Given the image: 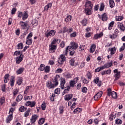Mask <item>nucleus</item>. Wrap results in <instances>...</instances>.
<instances>
[{"mask_svg": "<svg viewBox=\"0 0 125 125\" xmlns=\"http://www.w3.org/2000/svg\"><path fill=\"white\" fill-rule=\"evenodd\" d=\"M84 11L86 15H91L92 14V7H93V4L91 3L90 1L86 2L85 4Z\"/></svg>", "mask_w": 125, "mask_h": 125, "instance_id": "nucleus-1", "label": "nucleus"}, {"mask_svg": "<svg viewBox=\"0 0 125 125\" xmlns=\"http://www.w3.org/2000/svg\"><path fill=\"white\" fill-rule=\"evenodd\" d=\"M115 123L116 125H122L123 121L121 119H117L115 120Z\"/></svg>", "mask_w": 125, "mask_h": 125, "instance_id": "nucleus-44", "label": "nucleus"}, {"mask_svg": "<svg viewBox=\"0 0 125 125\" xmlns=\"http://www.w3.org/2000/svg\"><path fill=\"white\" fill-rule=\"evenodd\" d=\"M44 122H45V119L43 118H41L39 119L38 124L39 125H42L44 124Z\"/></svg>", "mask_w": 125, "mask_h": 125, "instance_id": "nucleus-31", "label": "nucleus"}, {"mask_svg": "<svg viewBox=\"0 0 125 125\" xmlns=\"http://www.w3.org/2000/svg\"><path fill=\"white\" fill-rule=\"evenodd\" d=\"M82 91L83 93H87V88L86 87H82L81 88Z\"/></svg>", "mask_w": 125, "mask_h": 125, "instance_id": "nucleus-50", "label": "nucleus"}, {"mask_svg": "<svg viewBox=\"0 0 125 125\" xmlns=\"http://www.w3.org/2000/svg\"><path fill=\"white\" fill-rule=\"evenodd\" d=\"M49 47H57V45H56V38H54L51 43L49 44Z\"/></svg>", "mask_w": 125, "mask_h": 125, "instance_id": "nucleus-17", "label": "nucleus"}, {"mask_svg": "<svg viewBox=\"0 0 125 125\" xmlns=\"http://www.w3.org/2000/svg\"><path fill=\"white\" fill-rule=\"evenodd\" d=\"M29 15H28V12L27 11H24L23 14H22V19L23 21H25V20H27L28 19Z\"/></svg>", "mask_w": 125, "mask_h": 125, "instance_id": "nucleus-21", "label": "nucleus"}, {"mask_svg": "<svg viewBox=\"0 0 125 125\" xmlns=\"http://www.w3.org/2000/svg\"><path fill=\"white\" fill-rule=\"evenodd\" d=\"M112 65H113V62L111 61L109 62L105 63L104 65H103V67L104 68V69L110 68V67L112 66Z\"/></svg>", "mask_w": 125, "mask_h": 125, "instance_id": "nucleus-14", "label": "nucleus"}, {"mask_svg": "<svg viewBox=\"0 0 125 125\" xmlns=\"http://www.w3.org/2000/svg\"><path fill=\"white\" fill-rule=\"evenodd\" d=\"M71 46H68L67 47H78V44L75 42H71L70 43Z\"/></svg>", "mask_w": 125, "mask_h": 125, "instance_id": "nucleus-34", "label": "nucleus"}, {"mask_svg": "<svg viewBox=\"0 0 125 125\" xmlns=\"http://www.w3.org/2000/svg\"><path fill=\"white\" fill-rule=\"evenodd\" d=\"M109 6L111 8L115 7V1L113 0H109Z\"/></svg>", "mask_w": 125, "mask_h": 125, "instance_id": "nucleus-33", "label": "nucleus"}, {"mask_svg": "<svg viewBox=\"0 0 125 125\" xmlns=\"http://www.w3.org/2000/svg\"><path fill=\"white\" fill-rule=\"evenodd\" d=\"M38 118H39V116L37 114H34L32 116V117L30 119L31 122L32 124H34V123H36V121L38 120Z\"/></svg>", "mask_w": 125, "mask_h": 125, "instance_id": "nucleus-13", "label": "nucleus"}, {"mask_svg": "<svg viewBox=\"0 0 125 125\" xmlns=\"http://www.w3.org/2000/svg\"><path fill=\"white\" fill-rule=\"evenodd\" d=\"M52 7V3H49L44 8V11H48L49 8H51Z\"/></svg>", "mask_w": 125, "mask_h": 125, "instance_id": "nucleus-23", "label": "nucleus"}, {"mask_svg": "<svg viewBox=\"0 0 125 125\" xmlns=\"http://www.w3.org/2000/svg\"><path fill=\"white\" fill-rule=\"evenodd\" d=\"M71 20H72V17L71 16V15H69L65 19L64 21L66 23H68V22H70Z\"/></svg>", "mask_w": 125, "mask_h": 125, "instance_id": "nucleus-37", "label": "nucleus"}, {"mask_svg": "<svg viewBox=\"0 0 125 125\" xmlns=\"http://www.w3.org/2000/svg\"><path fill=\"white\" fill-rule=\"evenodd\" d=\"M60 91H61L60 88H57L55 90V94H60Z\"/></svg>", "mask_w": 125, "mask_h": 125, "instance_id": "nucleus-60", "label": "nucleus"}, {"mask_svg": "<svg viewBox=\"0 0 125 125\" xmlns=\"http://www.w3.org/2000/svg\"><path fill=\"white\" fill-rule=\"evenodd\" d=\"M56 34V31L54 30H51L49 31H47L45 33V36L46 38H49V37H54Z\"/></svg>", "mask_w": 125, "mask_h": 125, "instance_id": "nucleus-5", "label": "nucleus"}, {"mask_svg": "<svg viewBox=\"0 0 125 125\" xmlns=\"http://www.w3.org/2000/svg\"><path fill=\"white\" fill-rule=\"evenodd\" d=\"M45 69V65L43 64H41L39 67L40 71H41V72L42 71H44Z\"/></svg>", "mask_w": 125, "mask_h": 125, "instance_id": "nucleus-43", "label": "nucleus"}, {"mask_svg": "<svg viewBox=\"0 0 125 125\" xmlns=\"http://www.w3.org/2000/svg\"><path fill=\"white\" fill-rule=\"evenodd\" d=\"M103 32H102L100 33H98L96 34H95L93 37V40H98V39H100V38H102L103 37Z\"/></svg>", "mask_w": 125, "mask_h": 125, "instance_id": "nucleus-12", "label": "nucleus"}, {"mask_svg": "<svg viewBox=\"0 0 125 125\" xmlns=\"http://www.w3.org/2000/svg\"><path fill=\"white\" fill-rule=\"evenodd\" d=\"M24 71V68H20L17 71V75H21V74H22Z\"/></svg>", "mask_w": 125, "mask_h": 125, "instance_id": "nucleus-40", "label": "nucleus"}, {"mask_svg": "<svg viewBox=\"0 0 125 125\" xmlns=\"http://www.w3.org/2000/svg\"><path fill=\"white\" fill-rule=\"evenodd\" d=\"M4 83H7L8 81H9V74H6L4 77Z\"/></svg>", "mask_w": 125, "mask_h": 125, "instance_id": "nucleus-29", "label": "nucleus"}, {"mask_svg": "<svg viewBox=\"0 0 125 125\" xmlns=\"http://www.w3.org/2000/svg\"><path fill=\"white\" fill-rule=\"evenodd\" d=\"M35 105H36V102H35V101L31 102L30 105H29L30 107H31V108H33V107H35Z\"/></svg>", "mask_w": 125, "mask_h": 125, "instance_id": "nucleus-64", "label": "nucleus"}, {"mask_svg": "<svg viewBox=\"0 0 125 125\" xmlns=\"http://www.w3.org/2000/svg\"><path fill=\"white\" fill-rule=\"evenodd\" d=\"M114 112H111L108 116V120L109 121H114Z\"/></svg>", "mask_w": 125, "mask_h": 125, "instance_id": "nucleus-39", "label": "nucleus"}, {"mask_svg": "<svg viewBox=\"0 0 125 125\" xmlns=\"http://www.w3.org/2000/svg\"><path fill=\"white\" fill-rule=\"evenodd\" d=\"M17 83L19 85H21L22 84V83H23V78L19 77L17 78Z\"/></svg>", "mask_w": 125, "mask_h": 125, "instance_id": "nucleus-22", "label": "nucleus"}, {"mask_svg": "<svg viewBox=\"0 0 125 125\" xmlns=\"http://www.w3.org/2000/svg\"><path fill=\"white\" fill-rule=\"evenodd\" d=\"M114 25H115V21H112L108 24V29L110 31V30L114 27Z\"/></svg>", "mask_w": 125, "mask_h": 125, "instance_id": "nucleus-30", "label": "nucleus"}, {"mask_svg": "<svg viewBox=\"0 0 125 125\" xmlns=\"http://www.w3.org/2000/svg\"><path fill=\"white\" fill-rule=\"evenodd\" d=\"M66 61V57L64 55H61L58 59V62L60 65H62Z\"/></svg>", "mask_w": 125, "mask_h": 125, "instance_id": "nucleus-6", "label": "nucleus"}, {"mask_svg": "<svg viewBox=\"0 0 125 125\" xmlns=\"http://www.w3.org/2000/svg\"><path fill=\"white\" fill-rule=\"evenodd\" d=\"M26 44H28V45H30V44H32V39H26Z\"/></svg>", "mask_w": 125, "mask_h": 125, "instance_id": "nucleus-56", "label": "nucleus"}, {"mask_svg": "<svg viewBox=\"0 0 125 125\" xmlns=\"http://www.w3.org/2000/svg\"><path fill=\"white\" fill-rule=\"evenodd\" d=\"M46 87L49 88V89H52V88H54L55 87V85H54V83H52L51 81H48L46 83Z\"/></svg>", "mask_w": 125, "mask_h": 125, "instance_id": "nucleus-9", "label": "nucleus"}, {"mask_svg": "<svg viewBox=\"0 0 125 125\" xmlns=\"http://www.w3.org/2000/svg\"><path fill=\"white\" fill-rule=\"evenodd\" d=\"M98 17L100 19V20H102V21H104V22L108 20V16H107V14L106 13H104L102 15V16L100 14H98Z\"/></svg>", "mask_w": 125, "mask_h": 125, "instance_id": "nucleus-7", "label": "nucleus"}, {"mask_svg": "<svg viewBox=\"0 0 125 125\" xmlns=\"http://www.w3.org/2000/svg\"><path fill=\"white\" fill-rule=\"evenodd\" d=\"M20 25L23 30H25V29L27 27V23L23 21H21L20 22Z\"/></svg>", "mask_w": 125, "mask_h": 125, "instance_id": "nucleus-18", "label": "nucleus"}, {"mask_svg": "<svg viewBox=\"0 0 125 125\" xmlns=\"http://www.w3.org/2000/svg\"><path fill=\"white\" fill-rule=\"evenodd\" d=\"M91 35H92V33L91 32L87 33H85V38H89L91 37Z\"/></svg>", "mask_w": 125, "mask_h": 125, "instance_id": "nucleus-63", "label": "nucleus"}, {"mask_svg": "<svg viewBox=\"0 0 125 125\" xmlns=\"http://www.w3.org/2000/svg\"><path fill=\"white\" fill-rule=\"evenodd\" d=\"M17 10V9H16V8H13L11 10V14L12 15H14V14H15V13H16Z\"/></svg>", "mask_w": 125, "mask_h": 125, "instance_id": "nucleus-59", "label": "nucleus"}, {"mask_svg": "<svg viewBox=\"0 0 125 125\" xmlns=\"http://www.w3.org/2000/svg\"><path fill=\"white\" fill-rule=\"evenodd\" d=\"M81 80H82L83 83L84 84H87V83H89V81L87 79H85V78L83 79V78H82Z\"/></svg>", "mask_w": 125, "mask_h": 125, "instance_id": "nucleus-48", "label": "nucleus"}, {"mask_svg": "<svg viewBox=\"0 0 125 125\" xmlns=\"http://www.w3.org/2000/svg\"><path fill=\"white\" fill-rule=\"evenodd\" d=\"M116 21H122V20H124V16H118L115 17Z\"/></svg>", "mask_w": 125, "mask_h": 125, "instance_id": "nucleus-36", "label": "nucleus"}, {"mask_svg": "<svg viewBox=\"0 0 125 125\" xmlns=\"http://www.w3.org/2000/svg\"><path fill=\"white\" fill-rule=\"evenodd\" d=\"M66 83V81L65 80V79L62 78L61 79V88L62 89H64L65 88V84Z\"/></svg>", "mask_w": 125, "mask_h": 125, "instance_id": "nucleus-16", "label": "nucleus"}, {"mask_svg": "<svg viewBox=\"0 0 125 125\" xmlns=\"http://www.w3.org/2000/svg\"><path fill=\"white\" fill-rule=\"evenodd\" d=\"M69 64L71 66H75V65H77V64H76V62H75V60H74V59H71L70 60H69Z\"/></svg>", "mask_w": 125, "mask_h": 125, "instance_id": "nucleus-41", "label": "nucleus"}, {"mask_svg": "<svg viewBox=\"0 0 125 125\" xmlns=\"http://www.w3.org/2000/svg\"><path fill=\"white\" fill-rule=\"evenodd\" d=\"M114 77H115L114 81H117V80L119 79L121 77V72H119L116 74H115Z\"/></svg>", "mask_w": 125, "mask_h": 125, "instance_id": "nucleus-38", "label": "nucleus"}, {"mask_svg": "<svg viewBox=\"0 0 125 125\" xmlns=\"http://www.w3.org/2000/svg\"><path fill=\"white\" fill-rule=\"evenodd\" d=\"M94 83H96V84H97L98 86H101L102 84V82L100 80H99V77H96L94 78V80L93 81Z\"/></svg>", "mask_w": 125, "mask_h": 125, "instance_id": "nucleus-8", "label": "nucleus"}, {"mask_svg": "<svg viewBox=\"0 0 125 125\" xmlns=\"http://www.w3.org/2000/svg\"><path fill=\"white\" fill-rule=\"evenodd\" d=\"M45 73H49L50 71V66H45V69L44 70Z\"/></svg>", "mask_w": 125, "mask_h": 125, "instance_id": "nucleus-47", "label": "nucleus"}, {"mask_svg": "<svg viewBox=\"0 0 125 125\" xmlns=\"http://www.w3.org/2000/svg\"><path fill=\"white\" fill-rule=\"evenodd\" d=\"M1 90L2 91H3V92H5V84H3L2 85H1Z\"/></svg>", "mask_w": 125, "mask_h": 125, "instance_id": "nucleus-62", "label": "nucleus"}, {"mask_svg": "<svg viewBox=\"0 0 125 125\" xmlns=\"http://www.w3.org/2000/svg\"><path fill=\"white\" fill-rule=\"evenodd\" d=\"M5 103V97L4 96L0 97V106H2Z\"/></svg>", "mask_w": 125, "mask_h": 125, "instance_id": "nucleus-24", "label": "nucleus"}, {"mask_svg": "<svg viewBox=\"0 0 125 125\" xmlns=\"http://www.w3.org/2000/svg\"><path fill=\"white\" fill-rule=\"evenodd\" d=\"M81 24L82 26H85L87 25L88 22H87V20L85 18H84L81 21Z\"/></svg>", "mask_w": 125, "mask_h": 125, "instance_id": "nucleus-27", "label": "nucleus"}, {"mask_svg": "<svg viewBox=\"0 0 125 125\" xmlns=\"http://www.w3.org/2000/svg\"><path fill=\"white\" fill-rule=\"evenodd\" d=\"M87 77L89 80H91V78H92V75H91V73H90V71H88L87 73Z\"/></svg>", "mask_w": 125, "mask_h": 125, "instance_id": "nucleus-52", "label": "nucleus"}, {"mask_svg": "<svg viewBox=\"0 0 125 125\" xmlns=\"http://www.w3.org/2000/svg\"><path fill=\"white\" fill-rule=\"evenodd\" d=\"M20 112H25V111H27V108L25 107L24 106H21L19 108Z\"/></svg>", "mask_w": 125, "mask_h": 125, "instance_id": "nucleus-42", "label": "nucleus"}, {"mask_svg": "<svg viewBox=\"0 0 125 125\" xmlns=\"http://www.w3.org/2000/svg\"><path fill=\"white\" fill-rule=\"evenodd\" d=\"M23 99V95L20 94L16 98L17 102H20Z\"/></svg>", "mask_w": 125, "mask_h": 125, "instance_id": "nucleus-32", "label": "nucleus"}, {"mask_svg": "<svg viewBox=\"0 0 125 125\" xmlns=\"http://www.w3.org/2000/svg\"><path fill=\"white\" fill-rule=\"evenodd\" d=\"M64 89V90L62 92V95H65L66 93H68V92H69V91H70V90L71 89V87H70V86H67L66 87H65Z\"/></svg>", "mask_w": 125, "mask_h": 125, "instance_id": "nucleus-20", "label": "nucleus"}, {"mask_svg": "<svg viewBox=\"0 0 125 125\" xmlns=\"http://www.w3.org/2000/svg\"><path fill=\"white\" fill-rule=\"evenodd\" d=\"M22 16H23V12L18 11V17H19V18H21V17H22Z\"/></svg>", "mask_w": 125, "mask_h": 125, "instance_id": "nucleus-58", "label": "nucleus"}, {"mask_svg": "<svg viewBox=\"0 0 125 125\" xmlns=\"http://www.w3.org/2000/svg\"><path fill=\"white\" fill-rule=\"evenodd\" d=\"M29 115H30V110H27L24 113V117L27 118V117H28Z\"/></svg>", "mask_w": 125, "mask_h": 125, "instance_id": "nucleus-61", "label": "nucleus"}, {"mask_svg": "<svg viewBox=\"0 0 125 125\" xmlns=\"http://www.w3.org/2000/svg\"><path fill=\"white\" fill-rule=\"evenodd\" d=\"M118 27L120 29V31L122 32H125V26L124 25V23L123 22H118Z\"/></svg>", "mask_w": 125, "mask_h": 125, "instance_id": "nucleus-10", "label": "nucleus"}, {"mask_svg": "<svg viewBox=\"0 0 125 125\" xmlns=\"http://www.w3.org/2000/svg\"><path fill=\"white\" fill-rule=\"evenodd\" d=\"M76 83L74 80H71L69 82V86L70 87H74L76 86Z\"/></svg>", "mask_w": 125, "mask_h": 125, "instance_id": "nucleus-35", "label": "nucleus"}, {"mask_svg": "<svg viewBox=\"0 0 125 125\" xmlns=\"http://www.w3.org/2000/svg\"><path fill=\"white\" fill-rule=\"evenodd\" d=\"M72 98H73V94H69L66 95L64 96V100H65V101H69L71 100Z\"/></svg>", "mask_w": 125, "mask_h": 125, "instance_id": "nucleus-19", "label": "nucleus"}, {"mask_svg": "<svg viewBox=\"0 0 125 125\" xmlns=\"http://www.w3.org/2000/svg\"><path fill=\"white\" fill-rule=\"evenodd\" d=\"M109 39H111V40H115L118 38V36L117 35L115 34L114 33L112 34H109L108 35Z\"/></svg>", "mask_w": 125, "mask_h": 125, "instance_id": "nucleus-26", "label": "nucleus"}, {"mask_svg": "<svg viewBox=\"0 0 125 125\" xmlns=\"http://www.w3.org/2000/svg\"><path fill=\"white\" fill-rule=\"evenodd\" d=\"M63 72V69L62 68H58L55 71V73H57V74H61Z\"/></svg>", "mask_w": 125, "mask_h": 125, "instance_id": "nucleus-53", "label": "nucleus"}, {"mask_svg": "<svg viewBox=\"0 0 125 125\" xmlns=\"http://www.w3.org/2000/svg\"><path fill=\"white\" fill-rule=\"evenodd\" d=\"M19 92V91H18L17 89H14L13 92V96H16V95L18 94Z\"/></svg>", "mask_w": 125, "mask_h": 125, "instance_id": "nucleus-54", "label": "nucleus"}, {"mask_svg": "<svg viewBox=\"0 0 125 125\" xmlns=\"http://www.w3.org/2000/svg\"><path fill=\"white\" fill-rule=\"evenodd\" d=\"M108 51H110V55H113V54H115L116 53V48H109L108 49Z\"/></svg>", "mask_w": 125, "mask_h": 125, "instance_id": "nucleus-25", "label": "nucleus"}, {"mask_svg": "<svg viewBox=\"0 0 125 125\" xmlns=\"http://www.w3.org/2000/svg\"><path fill=\"white\" fill-rule=\"evenodd\" d=\"M105 7V5L104 3H101L100 8V11H103L104 10V8Z\"/></svg>", "mask_w": 125, "mask_h": 125, "instance_id": "nucleus-51", "label": "nucleus"}, {"mask_svg": "<svg viewBox=\"0 0 125 125\" xmlns=\"http://www.w3.org/2000/svg\"><path fill=\"white\" fill-rule=\"evenodd\" d=\"M102 70H104V68L103 67V66L102 65L101 67H98L97 68H96L95 70V71L96 73H98L99 72H100V71H102Z\"/></svg>", "mask_w": 125, "mask_h": 125, "instance_id": "nucleus-46", "label": "nucleus"}, {"mask_svg": "<svg viewBox=\"0 0 125 125\" xmlns=\"http://www.w3.org/2000/svg\"><path fill=\"white\" fill-rule=\"evenodd\" d=\"M70 51V49L69 48L67 47L64 51L63 52L62 55H67L68 54V52Z\"/></svg>", "mask_w": 125, "mask_h": 125, "instance_id": "nucleus-55", "label": "nucleus"}, {"mask_svg": "<svg viewBox=\"0 0 125 125\" xmlns=\"http://www.w3.org/2000/svg\"><path fill=\"white\" fill-rule=\"evenodd\" d=\"M15 83V77L14 76H12L11 77V80L9 82V84L10 85L13 87V86H14V83Z\"/></svg>", "mask_w": 125, "mask_h": 125, "instance_id": "nucleus-15", "label": "nucleus"}, {"mask_svg": "<svg viewBox=\"0 0 125 125\" xmlns=\"http://www.w3.org/2000/svg\"><path fill=\"white\" fill-rule=\"evenodd\" d=\"M41 107L43 111H44L45 110V108H46V106L45 105V103L44 102H43V103L42 104Z\"/></svg>", "mask_w": 125, "mask_h": 125, "instance_id": "nucleus-57", "label": "nucleus"}, {"mask_svg": "<svg viewBox=\"0 0 125 125\" xmlns=\"http://www.w3.org/2000/svg\"><path fill=\"white\" fill-rule=\"evenodd\" d=\"M107 95L110 97V96H112V98L114 99H116L117 97V93L115 91H112L111 88H108L107 89Z\"/></svg>", "mask_w": 125, "mask_h": 125, "instance_id": "nucleus-4", "label": "nucleus"}, {"mask_svg": "<svg viewBox=\"0 0 125 125\" xmlns=\"http://www.w3.org/2000/svg\"><path fill=\"white\" fill-rule=\"evenodd\" d=\"M102 94H103V92H102V91H100L99 92H98L94 97V100L95 101L96 100H98V99H99V98H100L101 97V96H102Z\"/></svg>", "mask_w": 125, "mask_h": 125, "instance_id": "nucleus-11", "label": "nucleus"}, {"mask_svg": "<svg viewBox=\"0 0 125 125\" xmlns=\"http://www.w3.org/2000/svg\"><path fill=\"white\" fill-rule=\"evenodd\" d=\"M60 114H63L64 113V107L62 105H61L59 107Z\"/></svg>", "mask_w": 125, "mask_h": 125, "instance_id": "nucleus-49", "label": "nucleus"}, {"mask_svg": "<svg viewBox=\"0 0 125 125\" xmlns=\"http://www.w3.org/2000/svg\"><path fill=\"white\" fill-rule=\"evenodd\" d=\"M56 50V47H51L49 49V52L50 53H53L55 52V51Z\"/></svg>", "mask_w": 125, "mask_h": 125, "instance_id": "nucleus-45", "label": "nucleus"}, {"mask_svg": "<svg viewBox=\"0 0 125 125\" xmlns=\"http://www.w3.org/2000/svg\"><path fill=\"white\" fill-rule=\"evenodd\" d=\"M14 108L13 107H11L9 110V115L7 117L6 119V124H9L11 121L13 120V113H14Z\"/></svg>", "mask_w": 125, "mask_h": 125, "instance_id": "nucleus-3", "label": "nucleus"}, {"mask_svg": "<svg viewBox=\"0 0 125 125\" xmlns=\"http://www.w3.org/2000/svg\"><path fill=\"white\" fill-rule=\"evenodd\" d=\"M14 55L16 56V62L17 64H20L23 61L24 55L21 54L20 51H16L14 52Z\"/></svg>", "mask_w": 125, "mask_h": 125, "instance_id": "nucleus-2", "label": "nucleus"}, {"mask_svg": "<svg viewBox=\"0 0 125 125\" xmlns=\"http://www.w3.org/2000/svg\"><path fill=\"white\" fill-rule=\"evenodd\" d=\"M82 111H83V109H82V108L77 107L74 110L73 113L74 114H79V113H81Z\"/></svg>", "mask_w": 125, "mask_h": 125, "instance_id": "nucleus-28", "label": "nucleus"}]
</instances>
